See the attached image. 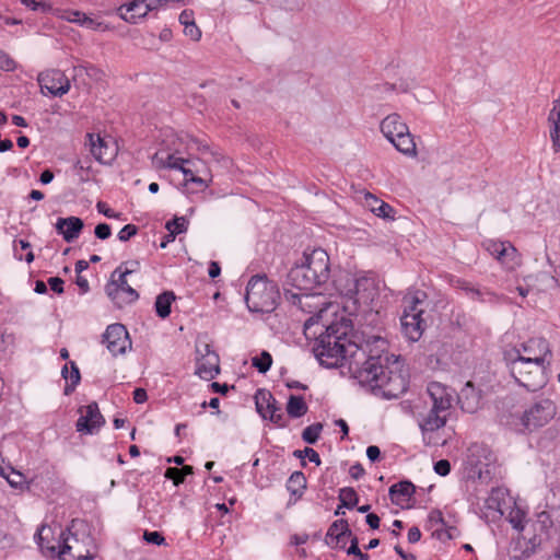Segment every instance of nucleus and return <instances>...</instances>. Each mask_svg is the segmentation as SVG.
<instances>
[{"label":"nucleus","mask_w":560,"mask_h":560,"mask_svg":"<svg viewBox=\"0 0 560 560\" xmlns=\"http://www.w3.org/2000/svg\"><path fill=\"white\" fill-rule=\"evenodd\" d=\"M352 325L341 317L329 324L313 348L319 363L337 368L348 363L361 383L371 387L375 395L386 399L398 398L409 385L402 364L395 355H366L363 345L354 340Z\"/></svg>","instance_id":"1"},{"label":"nucleus","mask_w":560,"mask_h":560,"mask_svg":"<svg viewBox=\"0 0 560 560\" xmlns=\"http://www.w3.org/2000/svg\"><path fill=\"white\" fill-rule=\"evenodd\" d=\"M330 279V260L323 248L305 250L300 262L288 272L285 284L298 290L311 291Z\"/></svg>","instance_id":"2"},{"label":"nucleus","mask_w":560,"mask_h":560,"mask_svg":"<svg viewBox=\"0 0 560 560\" xmlns=\"http://www.w3.org/2000/svg\"><path fill=\"white\" fill-rule=\"evenodd\" d=\"M50 532L49 527L42 526L38 530V545L42 549H47L55 553L58 549V556L61 560H93L97 556V548L94 541L88 537L89 541H80L78 536L70 530L68 534L61 533L58 546L44 545V534Z\"/></svg>","instance_id":"3"},{"label":"nucleus","mask_w":560,"mask_h":560,"mask_svg":"<svg viewBox=\"0 0 560 560\" xmlns=\"http://www.w3.org/2000/svg\"><path fill=\"white\" fill-rule=\"evenodd\" d=\"M279 292L266 276L256 275L246 287L245 301L250 312L270 313L276 308Z\"/></svg>","instance_id":"4"},{"label":"nucleus","mask_w":560,"mask_h":560,"mask_svg":"<svg viewBox=\"0 0 560 560\" xmlns=\"http://www.w3.org/2000/svg\"><path fill=\"white\" fill-rule=\"evenodd\" d=\"M334 285L340 295L352 301L353 304L372 302L376 295L374 280L368 277L357 278L347 271H341L334 280Z\"/></svg>","instance_id":"5"},{"label":"nucleus","mask_w":560,"mask_h":560,"mask_svg":"<svg viewBox=\"0 0 560 560\" xmlns=\"http://www.w3.org/2000/svg\"><path fill=\"white\" fill-rule=\"evenodd\" d=\"M381 131L402 154L408 156H415L417 154L416 143L409 132V128L398 114L386 116L381 122Z\"/></svg>","instance_id":"6"},{"label":"nucleus","mask_w":560,"mask_h":560,"mask_svg":"<svg viewBox=\"0 0 560 560\" xmlns=\"http://www.w3.org/2000/svg\"><path fill=\"white\" fill-rule=\"evenodd\" d=\"M557 407L551 399L545 398L530 404L521 417L525 430L533 432L548 424L556 416Z\"/></svg>","instance_id":"7"},{"label":"nucleus","mask_w":560,"mask_h":560,"mask_svg":"<svg viewBox=\"0 0 560 560\" xmlns=\"http://www.w3.org/2000/svg\"><path fill=\"white\" fill-rule=\"evenodd\" d=\"M285 295L288 299H291L294 304H298L302 311L314 314V316L305 322V330L317 323L318 319L323 317V314L332 307V304L327 303L320 294H298L285 289Z\"/></svg>","instance_id":"8"},{"label":"nucleus","mask_w":560,"mask_h":560,"mask_svg":"<svg viewBox=\"0 0 560 560\" xmlns=\"http://www.w3.org/2000/svg\"><path fill=\"white\" fill-rule=\"evenodd\" d=\"M525 363H512L511 373L515 381L526 389L536 392L544 387L548 381L547 363H536L530 371H525Z\"/></svg>","instance_id":"9"},{"label":"nucleus","mask_w":560,"mask_h":560,"mask_svg":"<svg viewBox=\"0 0 560 560\" xmlns=\"http://www.w3.org/2000/svg\"><path fill=\"white\" fill-rule=\"evenodd\" d=\"M129 271H122V266H119L112 273V280L106 285L107 295L116 303L119 307L124 304H129L138 300V292L131 288L126 277Z\"/></svg>","instance_id":"10"},{"label":"nucleus","mask_w":560,"mask_h":560,"mask_svg":"<svg viewBox=\"0 0 560 560\" xmlns=\"http://www.w3.org/2000/svg\"><path fill=\"white\" fill-rule=\"evenodd\" d=\"M525 513L521 510H514L510 513L509 522L518 532H525L520 541H540L545 530L549 524L547 515H541L540 518L529 525L524 524Z\"/></svg>","instance_id":"11"},{"label":"nucleus","mask_w":560,"mask_h":560,"mask_svg":"<svg viewBox=\"0 0 560 560\" xmlns=\"http://www.w3.org/2000/svg\"><path fill=\"white\" fill-rule=\"evenodd\" d=\"M85 145L90 148L91 154L101 164H110L118 154V145L110 137L88 133Z\"/></svg>","instance_id":"12"},{"label":"nucleus","mask_w":560,"mask_h":560,"mask_svg":"<svg viewBox=\"0 0 560 560\" xmlns=\"http://www.w3.org/2000/svg\"><path fill=\"white\" fill-rule=\"evenodd\" d=\"M197 368L196 373L203 380H212L220 372L219 355L205 341H198L196 345Z\"/></svg>","instance_id":"13"},{"label":"nucleus","mask_w":560,"mask_h":560,"mask_svg":"<svg viewBox=\"0 0 560 560\" xmlns=\"http://www.w3.org/2000/svg\"><path fill=\"white\" fill-rule=\"evenodd\" d=\"M255 405L257 412L264 419H269L272 423L281 428L287 425L281 408L269 390L264 388L258 389L255 394Z\"/></svg>","instance_id":"14"},{"label":"nucleus","mask_w":560,"mask_h":560,"mask_svg":"<svg viewBox=\"0 0 560 560\" xmlns=\"http://www.w3.org/2000/svg\"><path fill=\"white\" fill-rule=\"evenodd\" d=\"M483 247L506 269L513 270L521 264L517 249L508 241L488 240Z\"/></svg>","instance_id":"15"},{"label":"nucleus","mask_w":560,"mask_h":560,"mask_svg":"<svg viewBox=\"0 0 560 560\" xmlns=\"http://www.w3.org/2000/svg\"><path fill=\"white\" fill-rule=\"evenodd\" d=\"M103 343L114 357L124 354L131 349L128 330L121 324H112L106 328L103 334Z\"/></svg>","instance_id":"16"},{"label":"nucleus","mask_w":560,"mask_h":560,"mask_svg":"<svg viewBox=\"0 0 560 560\" xmlns=\"http://www.w3.org/2000/svg\"><path fill=\"white\" fill-rule=\"evenodd\" d=\"M516 357H523L525 360L535 363H547L550 365L552 353L549 343L544 338H532L521 345L516 350Z\"/></svg>","instance_id":"17"},{"label":"nucleus","mask_w":560,"mask_h":560,"mask_svg":"<svg viewBox=\"0 0 560 560\" xmlns=\"http://www.w3.org/2000/svg\"><path fill=\"white\" fill-rule=\"evenodd\" d=\"M448 415L432 407L423 413L418 415V423L423 434V441L427 445H436L432 441L431 434L446 424Z\"/></svg>","instance_id":"18"},{"label":"nucleus","mask_w":560,"mask_h":560,"mask_svg":"<svg viewBox=\"0 0 560 560\" xmlns=\"http://www.w3.org/2000/svg\"><path fill=\"white\" fill-rule=\"evenodd\" d=\"M37 81L43 93L47 91L52 96H62L70 90V80L60 70H48L38 74Z\"/></svg>","instance_id":"19"},{"label":"nucleus","mask_w":560,"mask_h":560,"mask_svg":"<svg viewBox=\"0 0 560 560\" xmlns=\"http://www.w3.org/2000/svg\"><path fill=\"white\" fill-rule=\"evenodd\" d=\"M427 393L432 407L450 416V410L454 401V390L442 383L431 382L428 384Z\"/></svg>","instance_id":"20"},{"label":"nucleus","mask_w":560,"mask_h":560,"mask_svg":"<svg viewBox=\"0 0 560 560\" xmlns=\"http://www.w3.org/2000/svg\"><path fill=\"white\" fill-rule=\"evenodd\" d=\"M348 537H352V532L349 527L348 521L339 518L332 522L329 526L325 536V544L332 549H343L346 546V538Z\"/></svg>","instance_id":"21"},{"label":"nucleus","mask_w":560,"mask_h":560,"mask_svg":"<svg viewBox=\"0 0 560 560\" xmlns=\"http://www.w3.org/2000/svg\"><path fill=\"white\" fill-rule=\"evenodd\" d=\"M104 418L100 412L96 402H92L81 410V417L77 421V430L79 432L93 433L95 429L103 425Z\"/></svg>","instance_id":"22"},{"label":"nucleus","mask_w":560,"mask_h":560,"mask_svg":"<svg viewBox=\"0 0 560 560\" xmlns=\"http://www.w3.org/2000/svg\"><path fill=\"white\" fill-rule=\"evenodd\" d=\"M55 228L67 243H72L79 237L84 228V223L78 217L59 218Z\"/></svg>","instance_id":"23"},{"label":"nucleus","mask_w":560,"mask_h":560,"mask_svg":"<svg viewBox=\"0 0 560 560\" xmlns=\"http://www.w3.org/2000/svg\"><path fill=\"white\" fill-rule=\"evenodd\" d=\"M143 0H132L128 3L121 4L116 9L117 15L127 23L137 24L141 19L147 16L148 11L145 9Z\"/></svg>","instance_id":"24"},{"label":"nucleus","mask_w":560,"mask_h":560,"mask_svg":"<svg viewBox=\"0 0 560 560\" xmlns=\"http://www.w3.org/2000/svg\"><path fill=\"white\" fill-rule=\"evenodd\" d=\"M400 325L401 331L408 340L418 341L423 334L425 323L422 316L402 314Z\"/></svg>","instance_id":"25"},{"label":"nucleus","mask_w":560,"mask_h":560,"mask_svg":"<svg viewBox=\"0 0 560 560\" xmlns=\"http://www.w3.org/2000/svg\"><path fill=\"white\" fill-rule=\"evenodd\" d=\"M425 293L422 291H417L412 294H407L404 298V312L402 314L408 315H417L422 316L424 310L421 307V304L423 303L425 299Z\"/></svg>","instance_id":"26"},{"label":"nucleus","mask_w":560,"mask_h":560,"mask_svg":"<svg viewBox=\"0 0 560 560\" xmlns=\"http://www.w3.org/2000/svg\"><path fill=\"white\" fill-rule=\"evenodd\" d=\"M460 289L466 291L467 294L472 300H477L480 302H491V303L499 301V296L495 293H493L487 289H480V288L474 287L471 283L466 282V281H463L460 283Z\"/></svg>","instance_id":"27"},{"label":"nucleus","mask_w":560,"mask_h":560,"mask_svg":"<svg viewBox=\"0 0 560 560\" xmlns=\"http://www.w3.org/2000/svg\"><path fill=\"white\" fill-rule=\"evenodd\" d=\"M197 162L195 164H184L179 170L185 176V184L194 183L197 184L201 189H206L211 182V178L207 180L206 178L198 176L196 174L200 173V170L197 167Z\"/></svg>","instance_id":"28"},{"label":"nucleus","mask_w":560,"mask_h":560,"mask_svg":"<svg viewBox=\"0 0 560 560\" xmlns=\"http://www.w3.org/2000/svg\"><path fill=\"white\" fill-rule=\"evenodd\" d=\"M175 301V294L172 291H165L156 296L155 312L161 318H166L171 314L172 303Z\"/></svg>","instance_id":"29"},{"label":"nucleus","mask_w":560,"mask_h":560,"mask_svg":"<svg viewBox=\"0 0 560 560\" xmlns=\"http://www.w3.org/2000/svg\"><path fill=\"white\" fill-rule=\"evenodd\" d=\"M308 410L306 402L302 396L291 395L287 402V412L291 418H301Z\"/></svg>","instance_id":"30"},{"label":"nucleus","mask_w":560,"mask_h":560,"mask_svg":"<svg viewBox=\"0 0 560 560\" xmlns=\"http://www.w3.org/2000/svg\"><path fill=\"white\" fill-rule=\"evenodd\" d=\"M306 488V478L302 471H294L288 479L287 489L292 495L301 498Z\"/></svg>","instance_id":"31"},{"label":"nucleus","mask_w":560,"mask_h":560,"mask_svg":"<svg viewBox=\"0 0 560 560\" xmlns=\"http://www.w3.org/2000/svg\"><path fill=\"white\" fill-rule=\"evenodd\" d=\"M415 492V485L408 480L397 482L389 488V495L393 502L396 495L410 498Z\"/></svg>","instance_id":"32"},{"label":"nucleus","mask_w":560,"mask_h":560,"mask_svg":"<svg viewBox=\"0 0 560 560\" xmlns=\"http://www.w3.org/2000/svg\"><path fill=\"white\" fill-rule=\"evenodd\" d=\"M339 500L342 506L353 509L358 504L359 498L353 488L346 487L340 489Z\"/></svg>","instance_id":"33"},{"label":"nucleus","mask_w":560,"mask_h":560,"mask_svg":"<svg viewBox=\"0 0 560 560\" xmlns=\"http://www.w3.org/2000/svg\"><path fill=\"white\" fill-rule=\"evenodd\" d=\"M61 373H62V376L66 380H70L71 381V384L67 385L66 388H65V393L69 394L70 392H72L74 389V387L80 382V371H79V368L77 366V364L74 362H71V372H70V374H68V366L67 365H65L62 368V372Z\"/></svg>","instance_id":"34"},{"label":"nucleus","mask_w":560,"mask_h":560,"mask_svg":"<svg viewBox=\"0 0 560 560\" xmlns=\"http://www.w3.org/2000/svg\"><path fill=\"white\" fill-rule=\"evenodd\" d=\"M323 430V424L317 422L306 427L302 432V439L304 442L308 444H315L319 439L320 432Z\"/></svg>","instance_id":"35"},{"label":"nucleus","mask_w":560,"mask_h":560,"mask_svg":"<svg viewBox=\"0 0 560 560\" xmlns=\"http://www.w3.org/2000/svg\"><path fill=\"white\" fill-rule=\"evenodd\" d=\"M372 200L373 202H376V207L375 206H372V212L375 213L377 217L380 218H389L390 217V213L393 212V208L382 201V200H378L375 196L371 195V194H368V200Z\"/></svg>","instance_id":"36"},{"label":"nucleus","mask_w":560,"mask_h":560,"mask_svg":"<svg viewBox=\"0 0 560 560\" xmlns=\"http://www.w3.org/2000/svg\"><path fill=\"white\" fill-rule=\"evenodd\" d=\"M252 364L255 366L260 373H266L271 364L272 358L271 354L267 351H262L259 357H254L252 359Z\"/></svg>","instance_id":"37"},{"label":"nucleus","mask_w":560,"mask_h":560,"mask_svg":"<svg viewBox=\"0 0 560 560\" xmlns=\"http://www.w3.org/2000/svg\"><path fill=\"white\" fill-rule=\"evenodd\" d=\"M187 224V220L184 217H179L171 221H167L165 224V229L167 230V232L176 236L178 234L186 232Z\"/></svg>","instance_id":"38"},{"label":"nucleus","mask_w":560,"mask_h":560,"mask_svg":"<svg viewBox=\"0 0 560 560\" xmlns=\"http://www.w3.org/2000/svg\"><path fill=\"white\" fill-rule=\"evenodd\" d=\"M10 472L5 476L7 481L12 488L22 489L25 483V476L15 470L10 464L7 465Z\"/></svg>","instance_id":"39"},{"label":"nucleus","mask_w":560,"mask_h":560,"mask_svg":"<svg viewBox=\"0 0 560 560\" xmlns=\"http://www.w3.org/2000/svg\"><path fill=\"white\" fill-rule=\"evenodd\" d=\"M82 27H85V28L92 30V31H98V32H106V31L112 30V27L107 23H105L98 19H95L91 15H88V14H86L85 19H83Z\"/></svg>","instance_id":"40"},{"label":"nucleus","mask_w":560,"mask_h":560,"mask_svg":"<svg viewBox=\"0 0 560 560\" xmlns=\"http://www.w3.org/2000/svg\"><path fill=\"white\" fill-rule=\"evenodd\" d=\"M503 497V490L501 489H493L487 499L486 503L489 509L499 511L501 514H503L501 510V498Z\"/></svg>","instance_id":"41"},{"label":"nucleus","mask_w":560,"mask_h":560,"mask_svg":"<svg viewBox=\"0 0 560 560\" xmlns=\"http://www.w3.org/2000/svg\"><path fill=\"white\" fill-rule=\"evenodd\" d=\"M184 164H195V161L188 160V159H183V158H177L173 154L166 155V168L179 171Z\"/></svg>","instance_id":"42"},{"label":"nucleus","mask_w":560,"mask_h":560,"mask_svg":"<svg viewBox=\"0 0 560 560\" xmlns=\"http://www.w3.org/2000/svg\"><path fill=\"white\" fill-rule=\"evenodd\" d=\"M86 13L79 10H66L62 14V19L68 22L75 23L80 26L83 25V19H85Z\"/></svg>","instance_id":"43"},{"label":"nucleus","mask_w":560,"mask_h":560,"mask_svg":"<svg viewBox=\"0 0 560 560\" xmlns=\"http://www.w3.org/2000/svg\"><path fill=\"white\" fill-rule=\"evenodd\" d=\"M550 128L560 129V104L553 102V106L548 116Z\"/></svg>","instance_id":"44"},{"label":"nucleus","mask_w":560,"mask_h":560,"mask_svg":"<svg viewBox=\"0 0 560 560\" xmlns=\"http://www.w3.org/2000/svg\"><path fill=\"white\" fill-rule=\"evenodd\" d=\"M138 233V228L135 224L125 225L118 233V238L121 242L129 241L132 236Z\"/></svg>","instance_id":"45"},{"label":"nucleus","mask_w":560,"mask_h":560,"mask_svg":"<svg viewBox=\"0 0 560 560\" xmlns=\"http://www.w3.org/2000/svg\"><path fill=\"white\" fill-rule=\"evenodd\" d=\"M15 68V61L7 52L0 50V69L4 71H13Z\"/></svg>","instance_id":"46"},{"label":"nucleus","mask_w":560,"mask_h":560,"mask_svg":"<svg viewBox=\"0 0 560 560\" xmlns=\"http://www.w3.org/2000/svg\"><path fill=\"white\" fill-rule=\"evenodd\" d=\"M165 477L172 479L175 485H179L184 481L183 470L176 467H170L165 471Z\"/></svg>","instance_id":"47"},{"label":"nucleus","mask_w":560,"mask_h":560,"mask_svg":"<svg viewBox=\"0 0 560 560\" xmlns=\"http://www.w3.org/2000/svg\"><path fill=\"white\" fill-rule=\"evenodd\" d=\"M143 538L145 541L150 544H154L161 546L165 542V538L159 532H148L145 530L143 534Z\"/></svg>","instance_id":"48"},{"label":"nucleus","mask_w":560,"mask_h":560,"mask_svg":"<svg viewBox=\"0 0 560 560\" xmlns=\"http://www.w3.org/2000/svg\"><path fill=\"white\" fill-rule=\"evenodd\" d=\"M95 236L100 240H106L110 236L112 230L107 223H100L94 230Z\"/></svg>","instance_id":"49"},{"label":"nucleus","mask_w":560,"mask_h":560,"mask_svg":"<svg viewBox=\"0 0 560 560\" xmlns=\"http://www.w3.org/2000/svg\"><path fill=\"white\" fill-rule=\"evenodd\" d=\"M184 33L186 36L190 37L192 40H199L201 37V31L196 25V23L185 25L184 26Z\"/></svg>","instance_id":"50"},{"label":"nucleus","mask_w":560,"mask_h":560,"mask_svg":"<svg viewBox=\"0 0 560 560\" xmlns=\"http://www.w3.org/2000/svg\"><path fill=\"white\" fill-rule=\"evenodd\" d=\"M434 471L440 476H446L451 471V464L447 459H440L434 464Z\"/></svg>","instance_id":"51"},{"label":"nucleus","mask_w":560,"mask_h":560,"mask_svg":"<svg viewBox=\"0 0 560 560\" xmlns=\"http://www.w3.org/2000/svg\"><path fill=\"white\" fill-rule=\"evenodd\" d=\"M63 280L59 277H50L48 279V284L50 289L57 294L63 293Z\"/></svg>","instance_id":"52"},{"label":"nucleus","mask_w":560,"mask_h":560,"mask_svg":"<svg viewBox=\"0 0 560 560\" xmlns=\"http://www.w3.org/2000/svg\"><path fill=\"white\" fill-rule=\"evenodd\" d=\"M96 209L100 213L104 214L105 217L109 218V219H113V218H117L118 214L116 212H114V210H112L105 202L103 201H98L97 205H96Z\"/></svg>","instance_id":"53"},{"label":"nucleus","mask_w":560,"mask_h":560,"mask_svg":"<svg viewBox=\"0 0 560 560\" xmlns=\"http://www.w3.org/2000/svg\"><path fill=\"white\" fill-rule=\"evenodd\" d=\"M550 138L552 141V148L555 152H559L560 150V129L550 128Z\"/></svg>","instance_id":"54"},{"label":"nucleus","mask_w":560,"mask_h":560,"mask_svg":"<svg viewBox=\"0 0 560 560\" xmlns=\"http://www.w3.org/2000/svg\"><path fill=\"white\" fill-rule=\"evenodd\" d=\"M179 22L182 25H189V24H192L195 23V20H194V12L192 11H189V10H184L180 14H179Z\"/></svg>","instance_id":"55"},{"label":"nucleus","mask_w":560,"mask_h":560,"mask_svg":"<svg viewBox=\"0 0 560 560\" xmlns=\"http://www.w3.org/2000/svg\"><path fill=\"white\" fill-rule=\"evenodd\" d=\"M457 533H458V530L456 527H450L444 530H436V535H438L439 539H444V538L452 539L457 535Z\"/></svg>","instance_id":"56"},{"label":"nucleus","mask_w":560,"mask_h":560,"mask_svg":"<svg viewBox=\"0 0 560 560\" xmlns=\"http://www.w3.org/2000/svg\"><path fill=\"white\" fill-rule=\"evenodd\" d=\"M365 470L361 464L357 463L349 469V474L354 479H360L364 475Z\"/></svg>","instance_id":"57"},{"label":"nucleus","mask_w":560,"mask_h":560,"mask_svg":"<svg viewBox=\"0 0 560 560\" xmlns=\"http://www.w3.org/2000/svg\"><path fill=\"white\" fill-rule=\"evenodd\" d=\"M421 538V532L417 526H412L408 530V541L410 544H416Z\"/></svg>","instance_id":"58"},{"label":"nucleus","mask_w":560,"mask_h":560,"mask_svg":"<svg viewBox=\"0 0 560 560\" xmlns=\"http://www.w3.org/2000/svg\"><path fill=\"white\" fill-rule=\"evenodd\" d=\"M303 452L308 457L310 462L316 464L317 466L320 465V457L315 450L311 447H305Z\"/></svg>","instance_id":"59"},{"label":"nucleus","mask_w":560,"mask_h":560,"mask_svg":"<svg viewBox=\"0 0 560 560\" xmlns=\"http://www.w3.org/2000/svg\"><path fill=\"white\" fill-rule=\"evenodd\" d=\"M152 164L155 168H166V156L155 153L152 156Z\"/></svg>","instance_id":"60"},{"label":"nucleus","mask_w":560,"mask_h":560,"mask_svg":"<svg viewBox=\"0 0 560 560\" xmlns=\"http://www.w3.org/2000/svg\"><path fill=\"white\" fill-rule=\"evenodd\" d=\"M148 395L145 389L143 388H136L133 392V400L136 404H143L147 401Z\"/></svg>","instance_id":"61"},{"label":"nucleus","mask_w":560,"mask_h":560,"mask_svg":"<svg viewBox=\"0 0 560 560\" xmlns=\"http://www.w3.org/2000/svg\"><path fill=\"white\" fill-rule=\"evenodd\" d=\"M380 455H381V451L377 446L375 445H370L368 448H366V456L368 458L371 460V462H375L380 458Z\"/></svg>","instance_id":"62"},{"label":"nucleus","mask_w":560,"mask_h":560,"mask_svg":"<svg viewBox=\"0 0 560 560\" xmlns=\"http://www.w3.org/2000/svg\"><path fill=\"white\" fill-rule=\"evenodd\" d=\"M351 539V545L350 547L348 548L347 552L348 555H352V556H358V555H361V550L358 546L359 541H358V538L355 536L352 535V537H349Z\"/></svg>","instance_id":"63"},{"label":"nucleus","mask_w":560,"mask_h":560,"mask_svg":"<svg viewBox=\"0 0 560 560\" xmlns=\"http://www.w3.org/2000/svg\"><path fill=\"white\" fill-rule=\"evenodd\" d=\"M365 521L372 529H377L380 527V517L374 513L368 514Z\"/></svg>","instance_id":"64"}]
</instances>
